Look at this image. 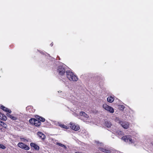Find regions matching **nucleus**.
<instances>
[{
	"instance_id": "nucleus-1",
	"label": "nucleus",
	"mask_w": 153,
	"mask_h": 153,
	"mask_svg": "<svg viewBox=\"0 0 153 153\" xmlns=\"http://www.w3.org/2000/svg\"><path fill=\"white\" fill-rule=\"evenodd\" d=\"M95 143L96 144V145L97 147L100 150L107 153H109L111 151L108 149L104 148V144L98 141H96Z\"/></svg>"
},
{
	"instance_id": "nucleus-2",
	"label": "nucleus",
	"mask_w": 153,
	"mask_h": 153,
	"mask_svg": "<svg viewBox=\"0 0 153 153\" xmlns=\"http://www.w3.org/2000/svg\"><path fill=\"white\" fill-rule=\"evenodd\" d=\"M66 75L67 77L71 81H76L78 80L77 77L70 71L66 72Z\"/></svg>"
},
{
	"instance_id": "nucleus-3",
	"label": "nucleus",
	"mask_w": 153,
	"mask_h": 153,
	"mask_svg": "<svg viewBox=\"0 0 153 153\" xmlns=\"http://www.w3.org/2000/svg\"><path fill=\"white\" fill-rule=\"evenodd\" d=\"M122 139L125 142L130 143L134 142V140L132 139L131 136L130 135H126L123 136L122 137Z\"/></svg>"
},
{
	"instance_id": "nucleus-4",
	"label": "nucleus",
	"mask_w": 153,
	"mask_h": 153,
	"mask_svg": "<svg viewBox=\"0 0 153 153\" xmlns=\"http://www.w3.org/2000/svg\"><path fill=\"white\" fill-rule=\"evenodd\" d=\"M79 115L80 116L83 117V120L85 121L88 123L91 122L89 116L84 112L83 111L80 112H79Z\"/></svg>"
},
{
	"instance_id": "nucleus-5",
	"label": "nucleus",
	"mask_w": 153,
	"mask_h": 153,
	"mask_svg": "<svg viewBox=\"0 0 153 153\" xmlns=\"http://www.w3.org/2000/svg\"><path fill=\"white\" fill-rule=\"evenodd\" d=\"M102 108L110 113H113L114 112V110L113 108L108 105L106 104H104L102 105Z\"/></svg>"
},
{
	"instance_id": "nucleus-6",
	"label": "nucleus",
	"mask_w": 153,
	"mask_h": 153,
	"mask_svg": "<svg viewBox=\"0 0 153 153\" xmlns=\"http://www.w3.org/2000/svg\"><path fill=\"white\" fill-rule=\"evenodd\" d=\"M112 128V133L118 135L119 137H121L123 135V133L122 131L118 130L115 126H113Z\"/></svg>"
},
{
	"instance_id": "nucleus-7",
	"label": "nucleus",
	"mask_w": 153,
	"mask_h": 153,
	"mask_svg": "<svg viewBox=\"0 0 153 153\" xmlns=\"http://www.w3.org/2000/svg\"><path fill=\"white\" fill-rule=\"evenodd\" d=\"M119 123L125 129H127L129 127V123L127 122L119 120Z\"/></svg>"
},
{
	"instance_id": "nucleus-8",
	"label": "nucleus",
	"mask_w": 153,
	"mask_h": 153,
	"mask_svg": "<svg viewBox=\"0 0 153 153\" xmlns=\"http://www.w3.org/2000/svg\"><path fill=\"white\" fill-rule=\"evenodd\" d=\"M17 145L19 148L26 150H28L30 149L29 147L28 146L22 143H19Z\"/></svg>"
},
{
	"instance_id": "nucleus-9",
	"label": "nucleus",
	"mask_w": 153,
	"mask_h": 153,
	"mask_svg": "<svg viewBox=\"0 0 153 153\" xmlns=\"http://www.w3.org/2000/svg\"><path fill=\"white\" fill-rule=\"evenodd\" d=\"M70 125L71 128L74 131H77L79 129V127L77 125H76L74 123L71 122Z\"/></svg>"
},
{
	"instance_id": "nucleus-10",
	"label": "nucleus",
	"mask_w": 153,
	"mask_h": 153,
	"mask_svg": "<svg viewBox=\"0 0 153 153\" xmlns=\"http://www.w3.org/2000/svg\"><path fill=\"white\" fill-rule=\"evenodd\" d=\"M65 72V69L62 66H60L58 67L57 69V72L59 74L63 75L64 74Z\"/></svg>"
},
{
	"instance_id": "nucleus-11",
	"label": "nucleus",
	"mask_w": 153,
	"mask_h": 153,
	"mask_svg": "<svg viewBox=\"0 0 153 153\" xmlns=\"http://www.w3.org/2000/svg\"><path fill=\"white\" fill-rule=\"evenodd\" d=\"M81 135L85 138H86L88 136V132L85 129L82 130L81 131Z\"/></svg>"
},
{
	"instance_id": "nucleus-12",
	"label": "nucleus",
	"mask_w": 153,
	"mask_h": 153,
	"mask_svg": "<svg viewBox=\"0 0 153 153\" xmlns=\"http://www.w3.org/2000/svg\"><path fill=\"white\" fill-rule=\"evenodd\" d=\"M37 135L39 138L42 140H44L45 138V135L41 132H38L37 133Z\"/></svg>"
},
{
	"instance_id": "nucleus-13",
	"label": "nucleus",
	"mask_w": 153,
	"mask_h": 153,
	"mask_svg": "<svg viewBox=\"0 0 153 153\" xmlns=\"http://www.w3.org/2000/svg\"><path fill=\"white\" fill-rule=\"evenodd\" d=\"M0 107L1 109H3L4 111L5 112H8L9 113H11V111L10 110L5 107L4 106L2 105H1Z\"/></svg>"
},
{
	"instance_id": "nucleus-14",
	"label": "nucleus",
	"mask_w": 153,
	"mask_h": 153,
	"mask_svg": "<svg viewBox=\"0 0 153 153\" xmlns=\"http://www.w3.org/2000/svg\"><path fill=\"white\" fill-rule=\"evenodd\" d=\"M41 124L40 121L39 120H36L35 123H34V125L38 127L40 126Z\"/></svg>"
},
{
	"instance_id": "nucleus-15",
	"label": "nucleus",
	"mask_w": 153,
	"mask_h": 153,
	"mask_svg": "<svg viewBox=\"0 0 153 153\" xmlns=\"http://www.w3.org/2000/svg\"><path fill=\"white\" fill-rule=\"evenodd\" d=\"M0 119L1 120H6L7 119V118L6 116L0 112Z\"/></svg>"
},
{
	"instance_id": "nucleus-16",
	"label": "nucleus",
	"mask_w": 153,
	"mask_h": 153,
	"mask_svg": "<svg viewBox=\"0 0 153 153\" xmlns=\"http://www.w3.org/2000/svg\"><path fill=\"white\" fill-rule=\"evenodd\" d=\"M114 100V99L111 96L108 97L107 98V101L109 102H112Z\"/></svg>"
},
{
	"instance_id": "nucleus-17",
	"label": "nucleus",
	"mask_w": 153,
	"mask_h": 153,
	"mask_svg": "<svg viewBox=\"0 0 153 153\" xmlns=\"http://www.w3.org/2000/svg\"><path fill=\"white\" fill-rule=\"evenodd\" d=\"M58 124V126L61 127L65 129H68V128L67 126L65 125L64 124H61L59 123H57Z\"/></svg>"
},
{
	"instance_id": "nucleus-18",
	"label": "nucleus",
	"mask_w": 153,
	"mask_h": 153,
	"mask_svg": "<svg viewBox=\"0 0 153 153\" xmlns=\"http://www.w3.org/2000/svg\"><path fill=\"white\" fill-rule=\"evenodd\" d=\"M7 116L9 117L11 119L14 120H16L17 119V117L9 114H7Z\"/></svg>"
},
{
	"instance_id": "nucleus-19",
	"label": "nucleus",
	"mask_w": 153,
	"mask_h": 153,
	"mask_svg": "<svg viewBox=\"0 0 153 153\" xmlns=\"http://www.w3.org/2000/svg\"><path fill=\"white\" fill-rule=\"evenodd\" d=\"M105 124L106 126L107 127H111V124L110 122L106 121L105 122Z\"/></svg>"
},
{
	"instance_id": "nucleus-20",
	"label": "nucleus",
	"mask_w": 153,
	"mask_h": 153,
	"mask_svg": "<svg viewBox=\"0 0 153 153\" xmlns=\"http://www.w3.org/2000/svg\"><path fill=\"white\" fill-rule=\"evenodd\" d=\"M56 144L62 147H63L65 149H67V147L65 145L61 143H56Z\"/></svg>"
},
{
	"instance_id": "nucleus-21",
	"label": "nucleus",
	"mask_w": 153,
	"mask_h": 153,
	"mask_svg": "<svg viewBox=\"0 0 153 153\" xmlns=\"http://www.w3.org/2000/svg\"><path fill=\"white\" fill-rule=\"evenodd\" d=\"M36 120L35 118H31L29 120V121L31 124L34 125V123L35 122Z\"/></svg>"
},
{
	"instance_id": "nucleus-22",
	"label": "nucleus",
	"mask_w": 153,
	"mask_h": 153,
	"mask_svg": "<svg viewBox=\"0 0 153 153\" xmlns=\"http://www.w3.org/2000/svg\"><path fill=\"white\" fill-rule=\"evenodd\" d=\"M38 118H37L39 119V120L40 121L42 122L45 121V118H44L43 117H39V116H38Z\"/></svg>"
},
{
	"instance_id": "nucleus-23",
	"label": "nucleus",
	"mask_w": 153,
	"mask_h": 153,
	"mask_svg": "<svg viewBox=\"0 0 153 153\" xmlns=\"http://www.w3.org/2000/svg\"><path fill=\"white\" fill-rule=\"evenodd\" d=\"M20 139L22 141L24 142H27L28 141V140H27L25 138L20 137Z\"/></svg>"
},
{
	"instance_id": "nucleus-24",
	"label": "nucleus",
	"mask_w": 153,
	"mask_h": 153,
	"mask_svg": "<svg viewBox=\"0 0 153 153\" xmlns=\"http://www.w3.org/2000/svg\"><path fill=\"white\" fill-rule=\"evenodd\" d=\"M0 148L2 149H4L6 148V147L2 144H0Z\"/></svg>"
},
{
	"instance_id": "nucleus-25",
	"label": "nucleus",
	"mask_w": 153,
	"mask_h": 153,
	"mask_svg": "<svg viewBox=\"0 0 153 153\" xmlns=\"http://www.w3.org/2000/svg\"><path fill=\"white\" fill-rule=\"evenodd\" d=\"M34 148L36 150H39V147L36 144L34 146Z\"/></svg>"
},
{
	"instance_id": "nucleus-26",
	"label": "nucleus",
	"mask_w": 153,
	"mask_h": 153,
	"mask_svg": "<svg viewBox=\"0 0 153 153\" xmlns=\"http://www.w3.org/2000/svg\"><path fill=\"white\" fill-rule=\"evenodd\" d=\"M119 106L120 107V109L121 110H123L124 109L125 107L124 105H120Z\"/></svg>"
},
{
	"instance_id": "nucleus-27",
	"label": "nucleus",
	"mask_w": 153,
	"mask_h": 153,
	"mask_svg": "<svg viewBox=\"0 0 153 153\" xmlns=\"http://www.w3.org/2000/svg\"><path fill=\"white\" fill-rule=\"evenodd\" d=\"M36 144L34 143H30V145L32 147L34 148Z\"/></svg>"
},
{
	"instance_id": "nucleus-28",
	"label": "nucleus",
	"mask_w": 153,
	"mask_h": 153,
	"mask_svg": "<svg viewBox=\"0 0 153 153\" xmlns=\"http://www.w3.org/2000/svg\"><path fill=\"white\" fill-rule=\"evenodd\" d=\"M36 144L34 143H30V145L32 147L34 148Z\"/></svg>"
},
{
	"instance_id": "nucleus-29",
	"label": "nucleus",
	"mask_w": 153,
	"mask_h": 153,
	"mask_svg": "<svg viewBox=\"0 0 153 153\" xmlns=\"http://www.w3.org/2000/svg\"><path fill=\"white\" fill-rule=\"evenodd\" d=\"M0 123L1 124V125H2V124L4 125H6L2 121H0Z\"/></svg>"
},
{
	"instance_id": "nucleus-30",
	"label": "nucleus",
	"mask_w": 153,
	"mask_h": 153,
	"mask_svg": "<svg viewBox=\"0 0 153 153\" xmlns=\"http://www.w3.org/2000/svg\"><path fill=\"white\" fill-rule=\"evenodd\" d=\"M57 123H58L57 122L55 121L54 122V124L56 125H58V124Z\"/></svg>"
},
{
	"instance_id": "nucleus-31",
	"label": "nucleus",
	"mask_w": 153,
	"mask_h": 153,
	"mask_svg": "<svg viewBox=\"0 0 153 153\" xmlns=\"http://www.w3.org/2000/svg\"><path fill=\"white\" fill-rule=\"evenodd\" d=\"M75 153H82L77 152H75Z\"/></svg>"
},
{
	"instance_id": "nucleus-32",
	"label": "nucleus",
	"mask_w": 153,
	"mask_h": 153,
	"mask_svg": "<svg viewBox=\"0 0 153 153\" xmlns=\"http://www.w3.org/2000/svg\"><path fill=\"white\" fill-rule=\"evenodd\" d=\"M72 99H73H73H74V97H73V96H72Z\"/></svg>"
},
{
	"instance_id": "nucleus-33",
	"label": "nucleus",
	"mask_w": 153,
	"mask_h": 153,
	"mask_svg": "<svg viewBox=\"0 0 153 153\" xmlns=\"http://www.w3.org/2000/svg\"><path fill=\"white\" fill-rule=\"evenodd\" d=\"M53 45V44H52V43H51V46H52Z\"/></svg>"
},
{
	"instance_id": "nucleus-34",
	"label": "nucleus",
	"mask_w": 153,
	"mask_h": 153,
	"mask_svg": "<svg viewBox=\"0 0 153 153\" xmlns=\"http://www.w3.org/2000/svg\"><path fill=\"white\" fill-rule=\"evenodd\" d=\"M61 92H62V91H58V92L59 93H60Z\"/></svg>"
},
{
	"instance_id": "nucleus-35",
	"label": "nucleus",
	"mask_w": 153,
	"mask_h": 153,
	"mask_svg": "<svg viewBox=\"0 0 153 153\" xmlns=\"http://www.w3.org/2000/svg\"><path fill=\"white\" fill-rule=\"evenodd\" d=\"M69 99H70V101H71L72 100H71L70 98H69Z\"/></svg>"
}]
</instances>
